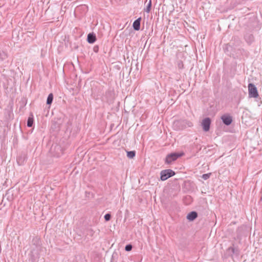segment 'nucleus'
<instances>
[{
    "mask_svg": "<svg viewBox=\"0 0 262 262\" xmlns=\"http://www.w3.org/2000/svg\"><path fill=\"white\" fill-rule=\"evenodd\" d=\"M63 149L62 147L58 144L52 145L50 149V152L53 157H59L62 155Z\"/></svg>",
    "mask_w": 262,
    "mask_h": 262,
    "instance_id": "1",
    "label": "nucleus"
},
{
    "mask_svg": "<svg viewBox=\"0 0 262 262\" xmlns=\"http://www.w3.org/2000/svg\"><path fill=\"white\" fill-rule=\"evenodd\" d=\"M175 174V172L170 169L163 170L160 172V179L162 181H165Z\"/></svg>",
    "mask_w": 262,
    "mask_h": 262,
    "instance_id": "2",
    "label": "nucleus"
},
{
    "mask_svg": "<svg viewBox=\"0 0 262 262\" xmlns=\"http://www.w3.org/2000/svg\"><path fill=\"white\" fill-rule=\"evenodd\" d=\"M248 88L249 97L255 98H257L258 96V93L256 86L253 83H250L248 84Z\"/></svg>",
    "mask_w": 262,
    "mask_h": 262,
    "instance_id": "3",
    "label": "nucleus"
},
{
    "mask_svg": "<svg viewBox=\"0 0 262 262\" xmlns=\"http://www.w3.org/2000/svg\"><path fill=\"white\" fill-rule=\"evenodd\" d=\"M181 155L176 152L171 153L167 155L165 162L167 164H171L172 162L176 161Z\"/></svg>",
    "mask_w": 262,
    "mask_h": 262,
    "instance_id": "4",
    "label": "nucleus"
},
{
    "mask_svg": "<svg viewBox=\"0 0 262 262\" xmlns=\"http://www.w3.org/2000/svg\"><path fill=\"white\" fill-rule=\"evenodd\" d=\"M221 118L223 123L227 126L230 125L233 121L232 116L229 114L223 115Z\"/></svg>",
    "mask_w": 262,
    "mask_h": 262,
    "instance_id": "5",
    "label": "nucleus"
},
{
    "mask_svg": "<svg viewBox=\"0 0 262 262\" xmlns=\"http://www.w3.org/2000/svg\"><path fill=\"white\" fill-rule=\"evenodd\" d=\"M210 124L211 119L207 117L204 119L202 122L203 130L205 132L208 131L210 129Z\"/></svg>",
    "mask_w": 262,
    "mask_h": 262,
    "instance_id": "6",
    "label": "nucleus"
},
{
    "mask_svg": "<svg viewBox=\"0 0 262 262\" xmlns=\"http://www.w3.org/2000/svg\"><path fill=\"white\" fill-rule=\"evenodd\" d=\"M244 38L249 45H251L254 41L253 35L250 32H246L244 35Z\"/></svg>",
    "mask_w": 262,
    "mask_h": 262,
    "instance_id": "7",
    "label": "nucleus"
},
{
    "mask_svg": "<svg viewBox=\"0 0 262 262\" xmlns=\"http://www.w3.org/2000/svg\"><path fill=\"white\" fill-rule=\"evenodd\" d=\"M32 244L33 246H35L36 249H40L41 248V239L38 236H35L33 237V238L32 240Z\"/></svg>",
    "mask_w": 262,
    "mask_h": 262,
    "instance_id": "8",
    "label": "nucleus"
},
{
    "mask_svg": "<svg viewBox=\"0 0 262 262\" xmlns=\"http://www.w3.org/2000/svg\"><path fill=\"white\" fill-rule=\"evenodd\" d=\"M96 40V36L95 34L93 32L88 34L87 36V41L90 43H93Z\"/></svg>",
    "mask_w": 262,
    "mask_h": 262,
    "instance_id": "9",
    "label": "nucleus"
},
{
    "mask_svg": "<svg viewBox=\"0 0 262 262\" xmlns=\"http://www.w3.org/2000/svg\"><path fill=\"white\" fill-rule=\"evenodd\" d=\"M141 18L139 17L135 20L133 24V28L136 31H138L140 29Z\"/></svg>",
    "mask_w": 262,
    "mask_h": 262,
    "instance_id": "10",
    "label": "nucleus"
},
{
    "mask_svg": "<svg viewBox=\"0 0 262 262\" xmlns=\"http://www.w3.org/2000/svg\"><path fill=\"white\" fill-rule=\"evenodd\" d=\"M198 217V213L196 211H191L187 215V219L189 221H193Z\"/></svg>",
    "mask_w": 262,
    "mask_h": 262,
    "instance_id": "11",
    "label": "nucleus"
},
{
    "mask_svg": "<svg viewBox=\"0 0 262 262\" xmlns=\"http://www.w3.org/2000/svg\"><path fill=\"white\" fill-rule=\"evenodd\" d=\"M34 122L33 116V115L31 114V116H30L27 120V126L29 127H31L33 126Z\"/></svg>",
    "mask_w": 262,
    "mask_h": 262,
    "instance_id": "12",
    "label": "nucleus"
},
{
    "mask_svg": "<svg viewBox=\"0 0 262 262\" xmlns=\"http://www.w3.org/2000/svg\"><path fill=\"white\" fill-rule=\"evenodd\" d=\"M53 100V95L52 93H50L47 98V104L51 105Z\"/></svg>",
    "mask_w": 262,
    "mask_h": 262,
    "instance_id": "13",
    "label": "nucleus"
},
{
    "mask_svg": "<svg viewBox=\"0 0 262 262\" xmlns=\"http://www.w3.org/2000/svg\"><path fill=\"white\" fill-rule=\"evenodd\" d=\"M136 156V151L135 150H132L127 152V156L128 158L133 159Z\"/></svg>",
    "mask_w": 262,
    "mask_h": 262,
    "instance_id": "14",
    "label": "nucleus"
},
{
    "mask_svg": "<svg viewBox=\"0 0 262 262\" xmlns=\"http://www.w3.org/2000/svg\"><path fill=\"white\" fill-rule=\"evenodd\" d=\"M151 0H149V3L146 6V8L145 9V11L147 13H149L151 10Z\"/></svg>",
    "mask_w": 262,
    "mask_h": 262,
    "instance_id": "15",
    "label": "nucleus"
},
{
    "mask_svg": "<svg viewBox=\"0 0 262 262\" xmlns=\"http://www.w3.org/2000/svg\"><path fill=\"white\" fill-rule=\"evenodd\" d=\"M95 233V231L92 228H88L86 229V235L92 237Z\"/></svg>",
    "mask_w": 262,
    "mask_h": 262,
    "instance_id": "16",
    "label": "nucleus"
},
{
    "mask_svg": "<svg viewBox=\"0 0 262 262\" xmlns=\"http://www.w3.org/2000/svg\"><path fill=\"white\" fill-rule=\"evenodd\" d=\"M7 57V54L5 52H4V51L0 52V58L2 60H4V59H6Z\"/></svg>",
    "mask_w": 262,
    "mask_h": 262,
    "instance_id": "17",
    "label": "nucleus"
},
{
    "mask_svg": "<svg viewBox=\"0 0 262 262\" xmlns=\"http://www.w3.org/2000/svg\"><path fill=\"white\" fill-rule=\"evenodd\" d=\"M177 65L179 69H182L184 68V64L181 60H178L177 62Z\"/></svg>",
    "mask_w": 262,
    "mask_h": 262,
    "instance_id": "18",
    "label": "nucleus"
},
{
    "mask_svg": "<svg viewBox=\"0 0 262 262\" xmlns=\"http://www.w3.org/2000/svg\"><path fill=\"white\" fill-rule=\"evenodd\" d=\"M133 248V246L131 244H128V245H126V246L125 247V250L126 251H130L132 250Z\"/></svg>",
    "mask_w": 262,
    "mask_h": 262,
    "instance_id": "19",
    "label": "nucleus"
},
{
    "mask_svg": "<svg viewBox=\"0 0 262 262\" xmlns=\"http://www.w3.org/2000/svg\"><path fill=\"white\" fill-rule=\"evenodd\" d=\"M104 217L106 221H109L111 219V215L110 213H106Z\"/></svg>",
    "mask_w": 262,
    "mask_h": 262,
    "instance_id": "20",
    "label": "nucleus"
},
{
    "mask_svg": "<svg viewBox=\"0 0 262 262\" xmlns=\"http://www.w3.org/2000/svg\"><path fill=\"white\" fill-rule=\"evenodd\" d=\"M210 174H211V173L204 174L202 176V178L204 179L205 180H207L209 178Z\"/></svg>",
    "mask_w": 262,
    "mask_h": 262,
    "instance_id": "21",
    "label": "nucleus"
},
{
    "mask_svg": "<svg viewBox=\"0 0 262 262\" xmlns=\"http://www.w3.org/2000/svg\"><path fill=\"white\" fill-rule=\"evenodd\" d=\"M93 51L95 53H98L99 51V46L98 45H96L93 48Z\"/></svg>",
    "mask_w": 262,
    "mask_h": 262,
    "instance_id": "22",
    "label": "nucleus"
},
{
    "mask_svg": "<svg viewBox=\"0 0 262 262\" xmlns=\"http://www.w3.org/2000/svg\"><path fill=\"white\" fill-rule=\"evenodd\" d=\"M232 251L233 252H234V249L233 248H232Z\"/></svg>",
    "mask_w": 262,
    "mask_h": 262,
    "instance_id": "23",
    "label": "nucleus"
}]
</instances>
